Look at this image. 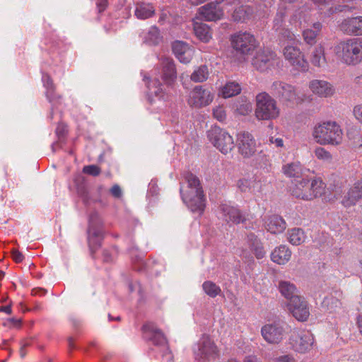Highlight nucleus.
Returning a JSON list of instances; mask_svg holds the SVG:
<instances>
[{"label": "nucleus", "instance_id": "nucleus-36", "mask_svg": "<svg viewBox=\"0 0 362 362\" xmlns=\"http://www.w3.org/2000/svg\"><path fill=\"white\" fill-rule=\"evenodd\" d=\"M288 241L293 245H300L303 244L306 239V235L303 229L293 228L288 230L286 233Z\"/></svg>", "mask_w": 362, "mask_h": 362}, {"label": "nucleus", "instance_id": "nucleus-39", "mask_svg": "<svg viewBox=\"0 0 362 362\" xmlns=\"http://www.w3.org/2000/svg\"><path fill=\"white\" fill-rule=\"evenodd\" d=\"M233 108L237 114L246 115L252 111V105L250 100L242 97L234 103Z\"/></svg>", "mask_w": 362, "mask_h": 362}, {"label": "nucleus", "instance_id": "nucleus-43", "mask_svg": "<svg viewBox=\"0 0 362 362\" xmlns=\"http://www.w3.org/2000/svg\"><path fill=\"white\" fill-rule=\"evenodd\" d=\"M252 12L249 6H240L234 11L233 18L237 21H244L250 16Z\"/></svg>", "mask_w": 362, "mask_h": 362}, {"label": "nucleus", "instance_id": "nucleus-63", "mask_svg": "<svg viewBox=\"0 0 362 362\" xmlns=\"http://www.w3.org/2000/svg\"><path fill=\"white\" fill-rule=\"evenodd\" d=\"M20 354H21V357H23L25 356V352L23 351V348H21V349L20 351Z\"/></svg>", "mask_w": 362, "mask_h": 362}, {"label": "nucleus", "instance_id": "nucleus-30", "mask_svg": "<svg viewBox=\"0 0 362 362\" xmlns=\"http://www.w3.org/2000/svg\"><path fill=\"white\" fill-rule=\"evenodd\" d=\"M156 9L151 3L138 2L135 6L134 15L141 20H145L154 16Z\"/></svg>", "mask_w": 362, "mask_h": 362}, {"label": "nucleus", "instance_id": "nucleus-51", "mask_svg": "<svg viewBox=\"0 0 362 362\" xmlns=\"http://www.w3.org/2000/svg\"><path fill=\"white\" fill-rule=\"evenodd\" d=\"M11 255L13 259L17 263L21 262L23 260V254L16 249L12 250Z\"/></svg>", "mask_w": 362, "mask_h": 362}, {"label": "nucleus", "instance_id": "nucleus-10", "mask_svg": "<svg viewBox=\"0 0 362 362\" xmlns=\"http://www.w3.org/2000/svg\"><path fill=\"white\" fill-rule=\"evenodd\" d=\"M209 141L222 153H230L234 147V141L226 130L219 127H212L207 132Z\"/></svg>", "mask_w": 362, "mask_h": 362}, {"label": "nucleus", "instance_id": "nucleus-27", "mask_svg": "<svg viewBox=\"0 0 362 362\" xmlns=\"http://www.w3.org/2000/svg\"><path fill=\"white\" fill-rule=\"evenodd\" d=\"M143 330L145 337L157 345H163L166 343V339L160 329L152 324H147L144 326Z\"/></svg>", "mask_w": 362, "mask_h": 362}, {"label": "nucleus", "instance_id": "nucleus-26", "mask_svg": "<svg viewBox=\"0 0 362 362\" xmlns=\"http://www.w3.org/2000/svg\"><path fill=\"white\" fill-rule=\"evenodd\" d=\"M266 229L272 234L283 233L286 228L284 219L278 215L269 216L264 222Z\"/></svg>", "mask_w": 362, "mask_h": 362}, {"label": "nucleus", "instance_id": "nucleus-49", "mask_svg": "<svg viewBox=\"0 0 362 362\" xmlns=\"http://www.w3.org/2000/svg\"><path fill=\"white\" fill-rule=\"evenodd\" d=\"M83 173L91 175L93 176L98 175L100 174V168L95 165H86L83 168Z\"/></svg>", "mask_w": 362, "mask_h": 362}, {"label": "nucleus", "instance_id": "nucleus-32", "mask_svg": "<svg viewBox=\"0 0 362 362\" xmlns=\"http://www.w3.org/2000/svg\"><path fill=\"white\" fill-rule=\"evenodd\" d=\"M282 170L286 176L298 180L300 179V176H303L307 170L302 166L300 162L295 161L284 165Z\"/></svg>", "mask_w": 362, "mask_h": 362}, {"label": "nucleus", "instance_id": "nucleus-37", "mask_svg": "<svg viewBox=\"0 0 362 362\" xmlns=\"http://www.w3.org/2000/svg\"><path fill=\"white\" fill-rule=\"evenodd\" d=\"M43 85L46 88V96L52 105L57 106L59 97L54 94V86L52 79L48 75H43L42 78Z\"/></svg>", "mask_w": 362, "mask_h": 362}, {"label": "nucleus", "instance_id": "nucleus-16", "mask_svg": "<svg viewBox=\"0 0 362 362\" xmlns=\"http://www.w3.org/2000/svg\"><path fill=\"white\" fill-rule=\"evenodd\" d=\"M272 90L282 101L298 104L303 100L298 95L295 88L291 85L281 81H276L272 84Z\"/></svg>", "mask_w": 362, "mask_h": 362}, {"label": "nucleus", "instance_id": "nucleus-22", "mask_svg": "<svg viewBox=\"0 0 362 362\" xmlns=\"http://www.w3.org/2000/svg\"><path fill=\"white\" fill-rule=\"evenodd\" d=\"M172 48L175 56L181 63L187 64L193 57L194 49L186 42L175 41Z\"/></svg>", "mask_w": 362, "mask_h": 362}, {"label": "nucleus", "instance_id": "nucleus-4", "mask_svg": "<svg viewBox=\"0 0 362 362\" xmlns=\"http://www.w3.org/2000/svg\"><path fill=\"white\" fill-rule=\"evenodd\" d=\"M325 182L319 177H302L292 182L290 192L296 199L312 201L322 196L325 192Z\"/></svg>", "mask_w": 362, "mask_h": 362}, {"label": "nucleus", "instance_id": "nucleus-1", "mask_svg": "<svg viewBox=\"0 0 362 362\" xmlns=\"http://www.w3.org/2000/svg\"><path fill=\"white\" fill-rule=\"evenodd\" d=\"M162 66V79L164 84H161L155 77L147 83L148 98L150 103H153L152 95H155L160 100L168 101L170 99L168 88L175 80L177 73L175 64L172 59L163 57L160 62Z\"/></svg>", "mask_w": 362, "mask_h": 362}, {"label": "nucleus", "instance_id": "nucleus-7", "mask_svg": "<svg viewBox=\"0 0 362 362\" xmlns=\"http://www.w3.org/2000/svg\"><path fill=\"white\" fill-rule=\"evenodd\" d=\"M255 117L259 120H269L277 118L280 109L276 101L267 93H259L256 96Z\"/></svg>", "mask_w": 362, "mask_h": 362}, {"label": "nucleus", "instance_id": "nucleus-24", "mask_svg": "<svg viewBox=\"0 0 362 362\" xmlns=\"http://www.w3.org/2000/svg\"><path fill=\"white\" fill-rule=\"evenodd\" d=\"M362 198V179L356 182L353 187L348 191L343 197L341 204L345 207H351Z\"/></svg>", "mask_w": 362, "mask_h": 362}, {"label": "nucleus", "instance_id": "nucleus-21", "mask_svg": "<svg viewBox=\"0 0 362 362\" xmlns=\"http://www.w3.org/2000/svg\"><path fill=\"white\" fill-rule=\"evenodd\" d=\"M309 88L320 98H329L335 93L334 86L325 80H312L309 83Z\"/></svg>", "mask_w": 362, "mask_h": 362}, {"label": "nucleus", "instance_id": "nucleus-44", "mask_svg": "<svg viewBox=\"0 0 362 362\" xmlns=\"http://www.w3.org/2000/svg\"><path fill=\"white\" fill-rule=\"evenodd\" d=\"M315 156L324 162H331L332 160V154L325 148L318 146L314 150Z\"/></svg>", "mask_w": 362, "mask_h": 362}, {"label": "nucleus", "instance_id": "nucleus-13", "mask_svg": "<svg viewBox=\"0 0 362 362\" xmlns=\"http://www.w3.org/2000/svg\"><path fill=\"white\" fill-rule=\"evenodd\" d=\"M280 59L276 54L269 49L257 51L252 59L253 67L259 71H266L274 69L279 64Z\"/></svg>", "mask_w": 362, "mask_h": 362}, {"label": "nucleus", "instance_id": "nucleus-6", "mask_svg": "<svg viewBox=\"0 0 362 362\" xmlns=\"http://www.w3.org/2000/svg\"><path fill=\"white\" fill-rule=\"evenodd\" d=\"M312 136L320 145L338 146L342 142L343 131L336 122L327 121L315 124Z\"/></svg>", "mask_w": 362, "mask_h": 362}, {"label": "nucleus", "instance_id": "nucleus-38", "mask_svg": "<svg viewBox=\"0 0 362 362\" xmlns=\"http://www.w3.org/2000/svg\"><path fill=\"white\" fill-rule=\"evenodd\" d=\"M322 306L330 313H338L341 310V301L332 295L328 296L324 298Z\"/></svg>", "mask_w": 362, "mask_h": 362}, {"label": "nucleus", "instance_id": "nucleus-41", "mask_svg": "<svg viewBox=\"0 0 362 362\" xmlns=\"http://www.w3.org/2000/svg\"><path fill=\"white\" fill-rule=\"evenodd\" d=\"M209 75L206 66L197 67L191 74V80L195 83H202L207 80Z\"/></svg>", "mask_w": 362, "mask_h": 362}, {"label": "nucleus", "instance_id": "nucleus-14", "mask_svg": "<svg viewBox=\"0 0 362 362\" xmlns=\"http://www.w3.org/2000/svg\"><path fill=\"white\" fill-rule=\"evenodd\" d=\"M214 98L211 90L202 86H197L189 91L187 103L190 107L199 109L209 105Z\"/></svg>", "mask_w": 362, "mask_h": 362}, {"label": "nucleus", "instance_id": "nucleus-35", "mask_svg": "<svg viewBox=\"0 0 362 362\" xmlns=\"http://www.w3.org/2000/svg\"><path fill=\"white\" fill-rule=\"evenodd\" d=\"M193 25L194 34L201 41L208 42L211 39L212 34L206 24L194 21Z\"/></svg>", "mask_w": 362, "mask_h": 362}, {"label": "nucleus", "instance_id": "nucleus-58", "mask_svg": "<svg viewBox=\"0 0 362 362\" xmlns=\"http://www.w3.org/2000/svg\"><path fill=\"white\" fill-rule=\"evenodd\" d=\"M357 327L359 329L360 333L362 335V315H359L356 320Z\"/></svg>", "mask_w": 362, "mask_h": 362}, {"label": "nucleus", "instance_id": "nucleus-60", "mask_svg": "<svg viewBox=\"0 0 362 362\" xmlns=\"http://www.w3.org/2000/svg\"><path fill=\"white\" fill-rule=\"evenodd\" d=\"M315 4L322 5L330 2L332 0H312Z\"/></svg>", "mask_w": 362, "mask_h": 362}, {"label": "nucleus", "instance_id": "nucleus-46", "mask_svg": "<svg viewBox=\"0 0 362 362\" xmlns=\"http://www.w3.org/2000/svg\"><path fill=\"white\" fill-rule=\"evenodd\" d=\"M251 183L249 187V192L257 194L262 191V185L260 180H257L256 178L250 179Z\"/></svg>", "mask_w": 362, "mask_h": 362}, {"label": "nucleus", "instance_id": "nucleus-34", "mask_svg": "<svg viewBox=\"0 0 362 362\" xmlns=\"http://www.w3.org/2000/svg\"><path fill=\"white\" fill-rule=\"evenodd\" d=\"M241 92L240 85L235 81L226 82L219 90V95L228 98L238 95Z\"/></svg>", "mask_w": 362, "mask_h": 362}, {"label": "nucleus", "instance_id": "nucleus-52", "mask_svg": "<svg viewBox=\"0 0 362 362\" xmlns=\"http://www.w3.org/2000/svg\"><path fill=\"white\" fill-rule=\"evenodd\" d=\"M110 192H111V194L115 197H120L121 195H122V190H121V188L119 187V186H118L117 185H114L111 189H110Z\"/></svg>", "mask_w": 362, "mask_h": 362}, {"label": "nucleus", "instance_id": "nucleus-5", "mask_svg": "<svg viewBox=\"0 0 362 362\" xmlns=\"http://www.w3.org/2000/svg\"><path fill=\"white\" fill-rule=\"evenodd\" d=\"M334 53L343 64L354 66L362 61V38H349L334 46Z\"/></svg>", "mask_w": 362, "mask_h": 362}, {"label": "nucleus", "instance_id": "nucleus-31", "mask_svg": "<svg viewBox=\"0 0 362 362\" xmlns=\"http://www.w3.org/2000/svg\"><path fill=\"white\" fill-rule=\"evenodd\" d=\"M143 42L148 45H157L162 40V36L159 29L156 26H151L148 30L141 33Z\"/></svg>", "mask_w": 362, "mask_h": 362}, {"label": "nucleus", "instance_id": "nucleus-28", "mask_svg": "<svg viewBox=\"0 0 362 362\" xmlns=\"http://www.w3.org/2000/svg\"><path fill=\"white\" fill-rule=\"evenodd\" d=\"M310 63L317 67H325L327 64L325 48L321 43L317 45L310 54Z\"/></svg>", "mask_w": 362, "mask_h": 362}, {"label": "nucleus", "instance_id": "nucleus-8", "mask_svg": "<svg viewBox=\"0 0 362 362\" xmlns=\"http://www.w3.org/2000/svg\"><path fill=\"white\" fill-rule=\"evenodd\" d=\"M195 362H214L219 356L214 341L207 335H203L193 346Z\"/></svg>", "mask_w": 362, "mask_h": 362}, {"label": "nucleus", "instance_id": "nucleus-23", "mask_svg": "<svg viewBox=\"0 0 362 362\" xmlns=\"http://www.w3.org/2000/svg\"><path fill=\"white\" fill-rule=\"evenodd\" d=\"M340 30L348 35H362V16L347 18L339 24Z\"/></svg>", "mask_w": 362, "mask_h": 362}, {"label": "nucleus", "instance_id": "nucleus-55", "mask_svg": "<svg viewBox=\"0 0 362 362\" xmlns=\"http://www.w3.org/2000/svg\"><path fill=\"white\" fill-rule=\"evenodd\" d=\"M269 142L274 144L276 147H282L284 146L283 139L281 138L274 139L272 136L269 138Z\"/></svg>", "mask_w": 362, "mask_h": 362}, {"label": "nucleus", "instance_id": "nucleus-54", "mask_svg": "<svg viewBox=\"0 0 362 362\" xmlns=\"http://www.w3.org/2000/svg\"><path fill=\"white\" fill-rule=\"evenodd\" d=\"M274 22L276 30H278L281 26V23L283 22V15L281 13H278Z\"/></svg>", "mask_w": 362, "mask_h": 362}, {"label": "nucleus", "instance_id": "nucleus-42", "mask_svg": "<svg viewBox=\"0 0 362 362\" xmlns=\"http://www.w3.org/2000/svg\"><path fill=\"white\" fill-rule=\"evenodd\" d=\"M202 288L204 293L211 298H216L221 293L220 286L211 281H204Z\"/></svg>", "mask_w": 362, "mask_h": 362}, {"label": "nucleus", "instance_id": "nucleus-2", "mask_svg": "<svg viewBox=\"0 0 362 362\" xmlns=\"http://www.w3.org/2000/svg\"><path fill=\"white\" fill-rule=\"evenodd\" d=\"M186 185L180 187V194L184 203L192 212L202 215L205 209V199L199 179L192 173L185 175Z\"/></svg>", "mask_w": 362, "mask_h": 362}, {"label": "nucleus", "instance_id": "nucleus-18", "mask_svg": "<svg viewBox=\"0 0 362 362\" xmlns=\"http://www.w3.org/2000/svg\"><path fill=\"white\" fill-rule=\"evenodd\" d=\"M101 221L98 213L92 214L89 217L88 244L91 250H95L100 245L103 238V230L100 228Z\"/></svg>", "mask_w": 362, "mask_h": 362}, {"label": "nucleus", "instance_id": "nucleus-53", "mask_svg": "<svg viewBox=\"0 0 362 362\" xmlns=\"http://www.w3.org/2000/svg\"><path fill=\"white\" fill-rule=\"evenodd\" d=\"M66 132V126L64 124L60 123L57 125L56 129V133L57 135L62 136Z\"/></svg>", "mask_w": 362, "mask_h": 362}, {"label": "nucleus", "instance_id": "nucleus-47", "mask_svg": "<svg viewBox=\"0 0 362 362\" xmlns=\"http://www.w3.org/2000/svg\"><path fill=\"white\" fill-rule=\"evenodd\" d=\"M251 183L250 179L243 178L240 179L237 182V186L241 192H249V187Z\"/></svg>", "mask_w": 362, "mask_h": 362}, {"label": "nucleus", "instance_id": "nucleus-40", "mask_svg": "<svg viewBox=\"0 0 362 362\" xmlns=\"http://www.w3.org/2000/svg\"><path fill=\"white\" fill-rule=\"evenodd\" d=\"M250 246L257 259H262L265 255V251L262 243L254 235L248 236Z\"/></svg>", "mask_w": 362, "mask_h": 362}, {"label": "nucleus", "instance_id": "nucleus-45", "mask_svg": "<svg viewBox=\"0 0 362 362\" xmlns=\"http://www.w3.org/2000/svg\"><path fill=\"white\" fill-rule=\"evenodd\" d=\"M214 117L220 122H224L226 120L227 115L223 106H216L213 108Z\"/></svg>", "mask_w": 362, "mask_h": 362}, {"label": "nucleus", "instance_id": "nucleus-57", "mask_svg": "<svg viewBox=\"0 0 362 362\" xmlns=\"http://www.w3.org/2000/svg\"><path fill=\"white\" fill-rule=\"evenodd\" d=\"M0 311L4 312L6 314H11L12 309L11 305H5V306H1L0 307Z\"/></svg>", "mask_w": 362, "mask_h": 362}, {"label": "nucleus", "instance_id": "nucleus-64", "mask_svg": "<svg viewBox=\"0 0 362 362\" xmlns=\"http://www.w3.org/2000/svg\"><path fill=\"white\" fill-rule=\"evenodd\" d=\"M227 362H239V361H238L235 359L231 358V359H229Z\"/></svg>", "mask_w": 362, "mask_h": 362}, {"label": "nucleus", "instance_id": "nucleus-50", "mask_svg": "<svg viewBox=\"0 0 362 362\" xmlns=\"http://www.w3.org/2000/svg\"><path fill=\"white\" fill-rule=\"evenodd\" d=\"M274 362H296V361L292 355L286 354L275 358Z\"/></svg>", "mask_w": 362, "mask_h": 362}, {"label": "nucleus", "instance_id": "nucleus-19", "mask_svg": "<svg viewBox=\"0 0 362 362\" xmlns=\"http://www.w3.org/2000/svg\"><path fill=\"white\" fill-rule=\"evenodd\" d=\"M237 146L240 153L245 158H250L257 151V144L253 136L247 132H241L237 135Z\"/></svg>", "mask_w": 362, "mask_h": 362}, {"label": "nucleus", "instance_id": "nucleus-15", "mask_svg": "<svg viewBox=\"0 0 362 362\" xmlns=\"http://www.w3.org/2000/svg\"><path fill=\"white\" fill-rule=\"evenodd\" d=\"M236 0H214V2L209 3L198 10V13L202 18L207 21H213L221 19L223 16V10L217 5L224 2L225 5L234 4Z\"/></svg>", "mask_w": 362, "mask_h": 362}, {"label": "nucleus", "instance_id": "nucleus-3", "mask_svg": "<svg viewBox=\"0 0 362 362\" xmlns=\"http://www.w3.org/2000/svg\"><path fill=\"white\" fill-rule=\"evenodd\" d=\"M280 40L283 46V56L290 66L300 71H307L309 67L308 62L297 46L298 40L295 34L289 30H284L281 33Z\"/></svg>", "mask_w": 362, "mask_h": 362}, {"label": "nucleus", "instance_id": "nucleus-61", "mask_svg": "<svg viewBox=\"0 0 362 362\" xmlns=\"http://www.w3.org/2000/svg\"><path fill=\"white\" fill-rule=\"evenodd\" d=\"M165 360H166L168 362H173V356L171 353H168L165 355Z\"/></svg>", "mask_w": 362, "mask_h": 362}, {"label": "nucleus", "instance_id": "nucleus-62", "mask_svg": "<svg viewBox=\"0 0 362 362\" xmlns=\"http://www.w3.org/2000/svg\"><path fill=\"white\" fill-rule=\"evenodd\" d=\"M354 144L356 146H362V139H361V142H360L359 141H354Z\"/></svg>", "mask_w": 362, "mask_h": 362}, {"label": "nucleus", "instance_id": "nucleus-12", "mask_svg": "<svg viewBox=\"0 0 362 362\" xmlns=\"http://www.w3.org/2000/svg\"><path fill=\"white\" fill-rule=\"evenodd\" d=\"M288 329L289 326L286 323L275 321L262 326L261 334L268 344H278L283 340Z\"/></svg>", "mask_w": 362, "mask_h": 362}, {"label": "nucleus", "instance_id": "nucleus-48", "mask_svg": "<svg viewBox=\"0 0 362 362\" xmlns=\"http://www.w3.org/2000/svg\"><path fill=\"white\" fill-rule=\"evenodd\" d=\"M353 115L355 119L362 124V103L357 104L353 107Z\"/></svg>", "mask_w": 362, "mask_h": 362}, {"label": "nucleus", "instance_id": "nucleus-59", "mask_svg": "<svg viewBox=\"0 0 362 362\" xmlns=\"http://www.w3.org/2000/svg\"><path fill=\"white\" fill-rule=\"evenodd\" d=\"M315 4L322 5L330 2L332 0H312Z\"/></svg>", "mask_w": 362, "mask_h": 362}, {"label": "nucleus", "instance_id": "nucleus-56", "mask_svg": "<svg viewBox=\"0 0 362 362\" xmlns=\"http://www.w3.org/2000/svg\"><path fill=\"white\" fill-rule=\"evenodd\" d=\"M106 6H107V0H100L97 3V6H98L99 12L104 11Z\"/></svg>", "mask_w": 362, "mask_h": 362}, {"label": "nucleus", "instance_id": "nucleus-25", "mask_svg": "<svg viewBox=\"0 0 362 362\" xmlns=\"http://www.w3.org/2000/svg\"><path fill=\"white\" fill-rule=\"evenodd\" d=\"M291 256L290 248L285 245H280L272 251L270 259L276 264L285 265L290 261Z\"/></svg>", "mask_w": 362, "mask_h": 362}, {"label": "nucleus", "instance_id": "nucleus-29", "mask_svg": "<svg viewBox=\"0 0 362 362\" xmlns=\"http://www.w3.org/2000/svg\"><path fill=\"white\" fill-rule=\"evenodd\" d=\"M322 25L320 22L313 23L311 27L305 28L302 35L304 42L310 45H313L316 42L317 37L320 35Z\"/></svg>", "mask_w": 362, "mask_h": 362}, {"label": "nucleus", "instance_id": "nucleus-20", "mask_svg": "<svg viewBox=\"0 0 362 362\" xmlns=\"http://www.w3.org/2000/svg\"><path fill=\"white\" fill-rule=\"evenodd\" d=\"M217 214L219 218L228 223L238 224L244 220L238 209L226 203L219 205Z\"/></svg>", "mask_w": 362, "mask_h": 362}, {"label": "nucleus", "instance_id": "nucleus-11", "mask_svg": "<svg viewBox=\"0 0 362 362\" xmlns=\"http://www.w3.org/2000/svg\"><path fill=\"white\" fill-rule=\"evenodd\" d=\"M315 339L313 334L307 330L294 329L288 339L292 349L300 354H305L313 348Z\"/></svg>", "mask_w": 362, "mask_h": 362}, {"label": "nucleus", "instance_id": "nucleus-33", "mask_svg": "<svg viewBox=\"0 0 362 362\" xmlns=\"http://www.w3.org/2000/svg\"><path fill=\"white\" fill-rule=\"evenodd\" d=\"M278 288L280 293L288 301L291 300L293 297L300 296L296 294L297 288L295 284L288 281H280Z\"/></svg>", "mask_w": 362, "mask_h": 362}, {"label": "nucleus", "instance_id": "nucleus-9", "mask_svg": "<svg viewBox=\"0 0 362 362\" xmlns=\"http://www.w3.org/2000/svg\"><path fill=\"white\" fill-rule=\"evenodd\" d=\"M232 48L243 56L252 54L258 47L255 37L247 31L237 32L230 37Z\"/></svg>", "mask_w": 362, "mask_h": 362}, {"label": "nucleus", "instance_id": "nucleus-17", "mask_svg": "<svg viewBox=\"0 0 362 362\" xmlns=\"http://www.w3.org/2000/svg\"><path fill=\"white\" fill-rule=\"evenodd\" d=\"M287 308L298 321H307L310 316V308L307 300L302 296L293 297L288 301Z\"/></svg>", "mask_w": 362, "mask_h": 362}]
</instances>
